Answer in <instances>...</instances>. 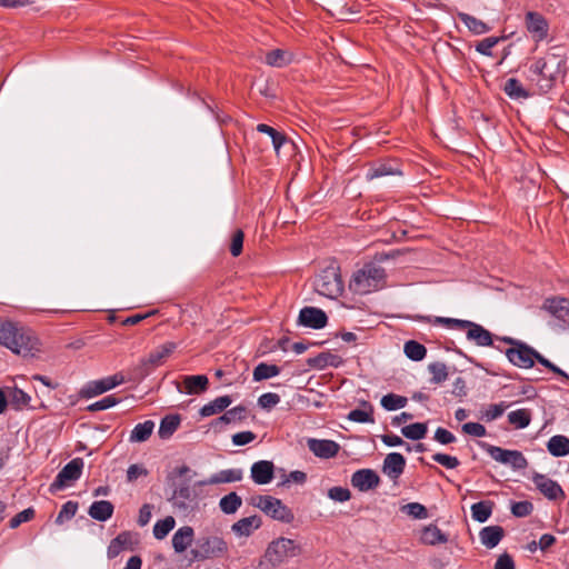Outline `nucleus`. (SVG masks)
<instances>
[{
    "mask_svg": "<svg viewBox=\"0 0 569 569\" xmlns=\"http://www.w3.org/2000/svg\"><path fill=\"white\" fill-rule=\"evenodd\" d=\"M507 465L511 466L515 470H522L527 468L528 461L521 451L510 450Z\"/></svg>",
    "mask_w": 569,
    "mask_h": 569,
    "instance_id": "obj_59",
    "label": "nucleus"
},
{
    "mask_svg": "<svg viewBox=\"0 0 569 569\" xmlns=\"http://www.w3.org/2000/svg\"><path fill=\"white\" fill-rule=\"evenodd\" d=\"M328 323L327 313L317 307H303L298 316V325L311 329H322Z\"/></svg>",
    "mask_w": 569,
    "mask_h": 569,
    "instance_id": "obj_13",
    "label": "nucleus"
},
{
    "mask_svg": "<svg viewBox=\"0 0 569 569\" xmlns=\"http://www.w3.org/2000/svg\"><path fill=\"white\" fill-rule=\"evenodd\" d=\"M343 360L339 355L330 351L320 352L313 358H309L307 363L315 369L322 370L327 367L338 368L342 365Z\"/></svg>",
    "mask_w": 569,
    "mask_h": 569,
    "instance_id": "obj_24",
    "label": "nucleus"
},
{
    "mask_svg": "<svg viewBox=\"0 0 569 569\" xmlns=\"http://www.w3.org/2000/svg\"><path fill=\"white\" fill-rule=\"evenodd\" d=\"M0 345L22 357H34L40 351V341L34 332L12 321L0 323Z\"/></svg>",
    "mask_w": 569,
    "mask_h": 569,
    "instance_id": "obj_2",
    "label": "nucleus"
},
{
    "mask_svg": "<svg viewBox=\"0 0 569 569\" xmlns=\"http://www.w3.org/2000/svg\"><path fill=\"white\" fill-rule=\"evenodd\" d=\"M568 70V60L560 47L549 49L543 57L537 58L528 68V79L537 84L542 93L549 92L558 82H562Z\"/></svg>",
    "mask_w": 569,
    "mask_h": 569,
    "instance_id": "obj_1",
    "label": "nucleus"
},
{
    "mask_svg": "<svg viewBox=\"0 0 569 569\" xmlns=\"http://www.w3.org/2000/svg\"><path fill=\"white\" fill-rule=\"evenodd\" d=\"M263 512L274 520L283 523H291L295 519L292 510L286 506L280 499L271 497L269 509H264Z\"/></svg>",
    "mask_w": 569,
    "mask_h": 569,
    "instance_id": "obj_21",
    "label": "nucleus"
},
{
    "mask_svg": "<svg viewBox=\"0 0 569 569\" xmlns=\"http://www.w3.org/2000/svg\"><path fill=\"white\" fill-rule=\"evenodd\" d=\"M79 508V503L77 501L69 500L62 505L60 512L56 518L57 525H62L66 520L72 519Z\"/></svg>",
    "mask_w": 569,
    "mask_h": 569,
    "instance_id": "obj_52",
    "label": "nucleus"
},
{
    "mask_svg": "<svg viewBox=\"0 0 569 569\" xmlns=\"http://www.w3.org/2000/svg\"><path fill=\"white\" fill-rule=\"evenodd\" d=\"M480 447L496 461L507 465L509 459V449H503L487 442H479Z\"/></svg>",
    "mask_w": 569,
    "mask_h": 569,
    "instance_id": "obj_51",
    "label": "nucleus"
},
{
    "mask_svg": "<svg viewBox=\"0 0 569 569\" xmlns=\"http://www.w3.org/2000/svg\"><path fill=\"white\" fill-rule=\"evenodd\" d=\"M502 38L499 37H488L482 39L476 44V50L482 56L491 57L492 56V48L498 44V42Z\"/></svg>",
    "mask_w": 569,
    "mask_h": 569,
    "instance_id": "obj_57",
    "label": "nucleus"
},
{
    "mask_svg": "<svg viewBox=\"0 0 569 569\" xmlns=\"http://www.w3.org/2000/svg\"><path fill=\"white\" fill-rule=\"evenodd\" d=\"M328 497L333 501L346 502L350 500L351 492L346 487L336 486L328 490Z\"/></svg>",
    "mask_w": 569,
    "mask_h": 569,
    "instance_id": "obj_60",
    "label": "nucleus"
},
{
    "mask_svg": "<svg viewBox=\"0 0 569 569\" xmlns=\"http://www.w3.org/2000/svg\"><path fill=\"white\" fill-rule=\"evenodd\" d=\"M36 517V510L32 507H29L14 517H12L9 521V527L11 529L18 528L21 523L31 521Z\"/></svg>",
    "mask_w": 569,
    "mask_h": 569,
    "instance_id": "obj_55",
    "label": "nucleus"
},
{
    "mask_svg": "<svg viewBox=\"0 0 569 569\" xmlns=\"http://www.w3.org/2000/svg\"><path fill=\"white\" fill-rule=\"evenodd\" d=\"M428 432V426L426 422H415L402 427L401 433L403 437L410 440H421Z\"/></svg>",
    "mask_w": 569,
    "mask_h": 569,
    "instance_id": "obj_48",
    "label": "nucleus"
},
{
    "mask_svg": "<svg viewBox=\"0 0 569 569\" xmlns=\"http://www.w3.org/2000/svg\"><path fill=\"white\" fill-rule=\"evenodd\" d=\"M181 417L178 413L164 416L159 426L158 435L161 439H169L179 428Z\"/></svg>",
    "mask_w": 569,
    "mask_h": 569,
    "instance_id": "obj_35",
    "label": "nucleus"
},
{
    "mask_svg": "<svg viewBox=\"0 0 569 569\" xmlns=\"http://www.w3.org/2000/svg\"><path fill=\"white\" fill-rule=\"evenodd\" d=\"M541 309L562 322H569V298L560 296L546 298Z\"/></svg>",
    "mask_w": 569,
    "mask_h": 569,
    "instance_id": "obj_15",
    "label": "nucleus"
},
{
    "mask_svg": "<svg viewBox=\"0 0 569 569\" xmlns=\"http://www.w3.org/2000/svg\"><path fill=\"white\" fill-rule=\"evenodd\" d=\"M120 402V398H118L116 395H109L104 398L89 405L87 407L88 411L96 412V411H102L107 410Z\"/></svg>",
    "mask_w": 569,
    "mask_h": 569,
    "instance_id": "obj_53",
    "label": "nucleus"
},
{
    "mask_svg": "<svg viewBox=\"0 0 569 569\" xmlns=\"http://www.w3.org/2000/svg\"><path fill=\"white\" fill-rule=\"evenodd\" d=\"M433 461L437 463H440L441 466L446 467L447 469H455L460 465V461L457 457L449 456L446 453H435L432 456Z\"/></svg>",
    "mask_w": 569,
    "mask_h": 569,
    "instance_id": "obj_62",
    "label": "nucleus"
},
{
    "mask_svg": "<svg viewBox=\"0 0 569 569\" xmlns=\"http://www.w3.org/2000/svg\"><path fill=\"white\" fill-rule=\"evenodd\" d=\"M308 448L316 457L329 459L338 455L340 446L329 439H309Z\"/></svg>",
    "mask_w": 569,
    "mask_h": 569,
    "instance_id": "obj_17",
    "label": "nucleus"
},
{
    "mask_svg": "<svg viewBox=\"0 0 569 569\" xmlns=\"http://www.w3.org/2000/svg\"><path fill=\"white\" fill-rule=\"evenodd\" d=\"M380 483V477L372 469H359L351 476V485L361 492L377 488Z\"/></svg>",
    "mask_w": 569,
    "mask_h": 569,
    "instance_id": "obj_16",
    "label": "nucleus"
},
{
    "mask_svg": "<svg viewBox=\"0 0 569 569\" xmlns=\"http://www.w3.org/2000/svg\"><path fill=\"white\" fill-rule=\"evenodd\" d=\"M242 499L241 497L232 491L228 495L223 496L219 501V507L221 511L226 515H232L237 512V510L241 507Z\"/></svg>",
    "mask_w": 569,
    "mask_h": 569,
    "instance_id": "obj_43",
    "label": "nucleus"
},
{
    "mask_svg": "<svg viewBox=\"0 0 569 569\" xmlns=\"http://www.w3.org/2000/svg\"><path fill=\"white\" fill-rule=\"evenodd\" d=\"M533 511L532 502L528 500L515 501L511 505V513L517 518H523L531 515Z\"/></svg>",
    "mask_w": 569,
    "mask_h": 569,
    "instance_id": "obj_56",
    "label": "nucleus"
},
{
    "mask_svg": "<svg viewBox=\"0 0 569 569\" xmlns=\"http://www.w3.org/2000/svg\"><path fill=\"white\" fill-rule=\"evenodd\" d=\"M248 417V409L247 407L239 405L236 406L229 410H227L222 416L218 417L213 422L212 426H217L219 423H233V422H241L246 420Z\"/></svg>",
    "mask_w": 569,
    "mask_h": 569,
    "instance_id": "obj_32",
    "label": "nucleus"
},
{
    "mask_svg": "<svg viewBox=\"0 0 569 569\" xmlns=\"http://www.w3.org/2000/svg\"><path fill=\"white\" fill-rule=\"evenodd\" d=\"M154 369L147 363L144 358L140 360V363L133 368L132 370V378L134 380H143L146 377H148Z\"/></svg>",
    "mask_w": 569,
    "mask_h": 569,
    "instance_id": "obj_64",
    "label": "nucleus"
},
{
    "mask_svg": "<svg viewBox=\"0 0 569 569\" xmlns=\"http://www.w3.org/2000/svg\"><path fill=\"white\" fill-rule=\"evenodd\" d=\"M401 174V171L392 164L391 161H381L373 163L367 171V180H373L386 176Z\"/></svg>",
    "mask_w": 569,
    "mask_h": 569,
    "instance_id": "obj_29",
    "label": "nucleus"
},
{
    "mask_svg": "<svg viewBox=\"0 0 569 569\" xmlns=\"http://www.w3.org/2000/svg\"><path fill=\"white\" fill-rule=\"evenodd\" d=\"M123 382V376L120 373H116L113 376H109L100 380L88 382L87 386L81 390V395L84 398H92L101 393H104Z\"/></svg>",
    "mask_w": 569,
    "mask_h": 569,
    "instance_id": "obj_12",
    "label": "nucleus"
},
{
    "mask_svg": "<svg viewBox=\"0 0 569 569\" xmlns=\"http://www.w3.org/2000/svg\"><path fill=\"white\" fill-rule=\"evenodd\" d=\"M386 278L385 268L375 262H368L353 273L349 287L358 295H366L383 288Z\"/></svg>",
    "mask_w": 569,
    "mask_h": 569,
    "instance_id": "obj_4",
    "label": "nucleus"
},
{
    "mask_svg": "<svg viewBox=\"0 0 569 569\" xmlns=\"http://www.w3.org/2000/svg\"><path fill=\"white\" fill-rule=\"evenodd\" d=\"M177 349V343L172 341H168L154 350H152L144 360L149 363L153 369L161 366L164 360Z\"/></svg>",
    "mask_w": 569,
    "mask_h": 569,
    "instance_id": "obj_23",
    "label": "nucleus"
},
{
    "mask_svg": "<svg viewBox=\"0 0 569 569\" xmlns=\"http://www.w3.org/2000/svg\"><path fill=\"white\" fill-rule=\"evenodd\" d=\"M428 370L431 373V378L429 381H430V383H433V385H440V383L445 382L449 377L448 368L445 362H440V361L431 362L428 366Z\"/></svg>",
    "mask_w": 569,
    "mask_h": 569,
    "instance_id": "obj_47",
    "label": "nucleus"
},
{
    "mask_svg": "<svg viewBox=\"0 0 569 569\" xmlns=\"http://www.w3.org/2000/svg\"><path fill=\"white\" fill-rule=\"evenodd\" d=\"M114 506L108 500L93 501L89 507V516L98 521L104 522L113 515Z\"/></svg>",
    "mask_w": 569,
    "mask_h": 569,
    "instance_id": "obj_26",
    "label": "nucleus"
},
{
    "mask_svg": "<svg viewBox=\"0 0 569 569\" xmlns=\"http://www.w3.org/2000/svg\"><path fill=\"white\" fill-rule=\"evenodd\" d=\"M406 458L399 452H390L386 456L382 472L392 480H397L405 471Z\"/></svg>",
    "mask_w": 569,
    "mask_h": 569,
    "instance_id": "obj_19",
    "label": "nucleus"
},
{
    "mask_svg": "<svg viewBox=\"0 0 569 569\" xmlns=\"http://www.w3.org/2000/svg\"><path fill=\"white\" fill-rule=\"evenodd\" d=\"M363 406L368 407V410L362 409H353L351 410L347 418L350 421L358 422V423H373V407L370 402L363 401Z\"/></svg>",
    "mask_w": 569,
    "mask_h": 569,
    "instance_id": "obj_45",
    "label": "nucleus"
},
{
    "mask_svg": "<svg viewBox=\"0 0 569 569\" xmlns=\"http://www.w3.org/2000/svg\"><path fill=\"white\" fill-rule=\"evenodd\" d=\"M232 403V398L230 396H221L204 405L199 413L201 417H210L217 413L222 412Z\"/></svg>",
    "mask_w": 569,
    "mask_h": 569,
    "instance_id": "obj_34",
    "label": "nucleus"
},
{
    "mask_svg": "<svg viewBox=\"0 0 569 569\" xmlns=\"http://www.w3.org/2000/svg\"><path fill=\"white\" fill-rule=\"evenodd\" d=\"M503 536L505 529L498 525L485 527L479 532L481 543L488 549L497 547Z\"/></svg>",
    "mask_w": 569,
    "mask_h": 569,
    "instance_id": "obj_25",
    "label": "nucleus"
},
{
    "mask_svg": "<svg viewBox=\"0 0 569 569\" xmlns=\"http://www.w3.org/2000/svg\"><path fill=\"white\" fill-rule=\"evenodd\" d=\"M503 92L513 100H522L530 97L528 90L525 89L522 83L516 78H509L503 86Z\"/></svg>",
    "mask_w": 569,
    "mask_h": 569,
    "instance_id": "obj_37",
    "label": "nucleus"
},
{
    "mask_svg": "<svg viewBox=\"0 0 569 569\" xmlns=\"http://www.w3.org/2000/svg\"><path fill=\"white\" fill-rule=\"evenodd\" d=\"M495 502L491 500H482L471 506V516L473 520L483 523L492 515Z\"/></svg>",
    "mask_w": 569,
    "mask_h": 569,
    "instance_id": "obj_38",
    "label": "nucleus"
},
{
    "mask_svg": "<svg viewBox=\"0 0 569 569\" xmlns=\"http://www.w3.org/2000/svg\"><path fill=\"white\" fill-rule=\"evenodd\" d=\"M497 340L511 346L505 350V355L510 363L525 369L533 367L535 348L511 337H497Z\"/></svg>",
    "mask_w": 569,
    "mask_h": 569,
    "instance_id": "obj_7",
    "label": "nucleus"
},
{
    "mask_svg": "<svg viewBox=\"0 0 569 569\" xmlns=\"http://www.w3.org/2000/svg\"><path fill=\"white\" fill-rule=\"evenodd\" d=\"M467 330L466 337L468 340L473 341L479 347L493 346V339L496 338L489 330L479 323L470 320H465L461 330Z\"/></svg>",
    "mask_w": 569,
    "mask_h": 569,
    "instance_id": "obj_14",
    "label": "nucleus"
},
{
    "mask_svg": "<svg viewBox=\"0 0 569 569\" xmlns=\"http://www.w3.org/2000/svg\"><path fill=\"white\" fill-rule=\"evenodd\" d=\"M280 402V396L274 392H266L258 398V405L262 409L270 410Z\"/></svg>",
    "mask_w": 569,
    "mask_h": 569,
    "instance_id": "obj_63",
    "label": "nucleus"
},
{
    "mask_svg": "<svg viewBox=\"0 0 569 569\" xmlns=\"http://www.w3.org/2000/svg\"><path fill=\"white\" fill-rule=\"evenodd\" d=\"M264 62L270 67L283 68L291 62V57L282 49H274L266 53Z\"/></svg>",
    "mask_w": 569,
    "mask_h": 569,
    "instance_id": "obj_40",
    "label": "nucleus"
},
{
    "mask_svg": "<svg viewBox=\"0 0 569 569\" xmlns=\"http://www.w3.org/2000/svg\"><path fill=\"white\" fill-rule=\"evenodd\" d=\"M194 530L190 526L179 528L172 536L171 542L174 552L182 553L194 545Z\"/></svg>",
    "mask_w": 569,
    "mask_h": 569,
    "instance_id": "obj_20",
    "label": "nucleus"
},
{
    "mask_svg": "<svg viewBox=\"0 0 569 569\" xmlns=\"http://www.w3.org/2000/svg\"><path fill=\"white\" fill-rule=\"evenodd\" d=\"M525 26L536 42H540L548 37L549 23L540 12L528 11L525 16Z\"/></svg>",
    "mask_w": 569,
    "mask_h": 569,
    "instance_id": "obj_11",
    "label": "nucleus"
},
{
    "mask_svg": "<svg viewBox=\"0 0 569 569\" xmlns=\"http://www.w3.org/2000/svg\"><path fill=\"white\" fill-rule=\"evenodd\" d=\"M547 450L557 458L569 455V438L563 435L552 436L547 442Z\"/></svg>",
    "mask_w": 569,
    "mask_h": 569,
    "instance_id": "obj_33",
    "label": "nucleus"
},
{
    "mask_svg": "<svg viewBox=\"0 0 569 569\" xmlns=\"http://www.w3.org/2000/svg\"><path fill=\"white\" fill-rule=\"evenodd\" d=\"M509 407V405H506L503 401L500 403L490 405L488 409L483 413V419L486 421H492L498 419L505 410Z\"/></svg>",
    "mask_w": 569,
    "mask_h": 569,
    "instance_id": "obj_61",
    "label": "nucleus"
},
{
    "mask_svg": "<svg viewBox=\"0 0 569 569\" xmlns=\"http://www.w3.org/2000/svg\"><path fill=\"white\" fill-rule=\"evenodd\" d=\"M244 233L241 229H237L231 236L230 253L232 257H238L242 253Z\"/></svg>",
    "mask_w": 569,
    "mask_h": 569,
    "instance_id": "obj_58",
    "label": "nucleus"
},
{
    "mask_svg": "<svg viewBox=\"0 0 569 569\" xmlns=\"http://www.w3.org/2000/svg\"><path fill=\"white\" fill-rule=\"evenodd\" d=\"M300 553L301 548L295 540L280 537L268 545L263 558L271 568H276L287 559L297 557Z\"/></svg>",
    "mask_w": 569,
    "mask_h": 569,
    "instance_id": "obj_6",
    "label": "nucleus"
},
{
    "mask_svg": "<svg viewBox=\"0 0 569 569\" xmlns=\"http://www.w3.org/2000/svg\"><path fill=\"white\" fill-rule=\"evenodd\" d=\"M457 17L472 34L480 36L491 30V28L486 22L469 13L458 12Z\"/></svg>",
    "mask_w": 569,
    "mask_h": 569,
    "instance_id": "obj_31",
    "label": "nucleus"
},
{
    "mask_svg": "<svg viewBox=\"0 0 569 569\" xmlns=\"http://www.w3.org/2000/svg\"><path fill=\"white\" fill-rule=\"evenodd\" d=\"M262 525L259 516L244 517L234 522L231 527L232 531L240 537H248L254 529L260 528Z\"/></svg>",
    "mask_w": 569,
    "mask_h": 569,
    "instance_id": "obj_27",
    "label": "nucleus"
},
{
    "mask_svg": "<svg viewBox=\"0 0 569 569\" xmlns=\"http://www.w3.org/2000/svg\"><path fill=\"white\" fill-rule=\"evenodd\" d=\"M228 542L221 536L202 533L194 540V545L190 550L188 566L194 562L222 558L228 553Z\"/></svg>",
    "mask_w": 569,
    "mask_h": 569,
    "instance_id": "obj_3",
    "label": "nucleus"
},
{
    "mask_svg": "<svg viewBox=\"0 0 569 569\" xmlns=\"http://www.w3.org/2000/svg\"><path fill=\"white\" fill-rule=\"evenodd\" d=\"M403 352L410 360L421 361L427 355V348L416 340H408L403 346Z\"/></svg>",
    "mask_w": 569,
    "mask_h": 569,
    "instance_id": "obj_46",
    "label": "nucleus"
},
{
    "mask_svg": "<svg viewBox=\"0 0 569 569\" xmlns=\"http://www.w3.org/2000/svg\"><path fill=\"white\" fill-rule=\"evenodd\" d=\"M402 511H405L408 516L413 519H426L428 517L427 508L419 502H410L402 507Z\"/></svg>",
    "mask_w": 569,
    "mask_h": 569,
    "instance_id": "obj_54",
    "label": "nucleus"
},
{
    "mask_svg": "<svg viewBox=\"0 0 569 569\" xmlns=\"http://www.w3.org/2000/svg\"><path fill=\"white\" fill-rule=\"evenodd\" d=\"M281 369L277 365H269L260 362L252 372L253 381H262L276 377L280 373Z\"/></svg>",
    "mask_w": 569,
    "mask_h": 569,
    "instance_id": "obj_42",
    "label": "nucleus"
},
{
    "mask_svg": "<svg viewBox=\"0 0 569 569\" xmlns=\"http://www.w3.org/2000/svg\"><path fill=\"white\" fill-rule=\"evenodd\" d=\"M407 402H408L407 397L396 395V393L385 395L380 400L381 407L388 411L402 409L407 406Z\"/></svg>",
    "mask_w": 569,
    "mask_h": 569,
    "instance_id": "obj_49",
    "label": "nucleus"
},
{
    "mask_svg": "<svg viewBox=\"0 0 569 569\" xmlns=\"http://www.w3.org/2000/svg\"><path fill=\"white\" fill-rule=\"evenodd\" d=\"M250 477L257 485H267L274 477V465L269 460H259L251 466Z\"/></svg>",
    "mask_w": 569,
    "mask_h": 569,
    "instance_id": "obj_18",
    "label": "nucleus"
},
{
    "mask_svg": "<svg viewBox=\"0 0 569 569\" xmlns=\"http://www.w3.org/2000/svg\"><path fill=\"white\" fill-rule=\"evenodd\" d=\"M315 289L319 295L329 299L340 297L345 286L339 266L331 263L322 269L315 279Z\"/></svg>",
    "mask_w": 569,
    "mask_h": 569,
    "instance_id": "obj_5",
    "label": "nucleus"
},
{
    "mask_svg": "<svg viewBox=\"0 0 569 569\" xmlns=\"http://www.w3.org/2000/svg\"><path fill=\"white\" fill-rule=\"evenodd\" d=\"M242 469H226L213 473L208 480L198 481L197 486L236 482L242 480Z\"/></svg>",
    "mask_w": 569,
    "mask_h": 569,
    "instance_id": "obj_22",
    "label": "nucleus"
},
{
    "mask_svg": "<svg viewBox=\"0 0 569 569\" xmlns=\"http://www.w3.org/2000/svg\"><path fill=\"white\" fill-rule=\"evenodd\" d=\"M420 540L422 543L428 546H436L439 543H446L448 541V536L443 533L437 525L430 523L423 527L420 536Z\"/></svg>",
    "mask_w": 569,
    "mask_h": 569,
    "instance_id": "obj_30",
    "label": "nucleus"
},
{
    "mask_svg": "<svg viewBox=\"0 0 569 569\" xmlns=\"http://www.w3.org/2000/svg\"><path fill=\"white\" fill-rule=\"evenodd\" d=\"M9 403L16 410H22L29 407L31 401L30 396L18 387L9 389Z\"/></svg>",
    "mask_w": 569,
    "mask_h": 569,
    "instance_id": "obj_44",
    "label": "nucleus"
},
{
    "mask_svg": "<svg viewBox=\"0 0 569 569\" xmlns=\"http://www.w3.org/2000/svg\"><path fill=\"white\" fill-rule=\"evenodd\" d=\"M531 480L535 483L537 490L548 500L562 501L566 499V493L562 487L556 480H552L548 476L539 472H533Z\"/></svg>",
    "mask_w": 569,
    "mask_h": 569,
    "instance_id": "obj_9",
    "label": "nucleus"
},
{
    "mask_svg": "<svg viewBox=\"0 0 569 569\" xmlns=\"http://www.w3.org/2000/svg\"><path fill=\"white\" fill-rule=\"evenodd\" d=\"M139 543L138 535L132 531H122L116 538H113L107 549V556L109 559L117 558L122 551L136 550Z\"/></svg>",
    "mask_w": 569,
    "mask_h": 569,
    "instance_id": "obj_10",
    "label": "nucleus"
},
{
    "mask_svg": "<svg viewBox=\"0 0 569 569\" xmlns=\"http://www.w3.org/2000/svg\"><path fill=\"white\" fill-rule=\"evenodd\" d=\"M84 462L82 458H74L70 460L56 476L54 480L49 487L50 492L54 493L64 489L71 482L78 480L82 475Z\"/></svg>",
    "mask_w": 569,
    "mask_h": 569,
    "instance_id": "obj_8",
    "label": "nucleus"
},
{
    "mask_svg": "<svg viewBox=\"0 0 569 569\" xmlns=\"http://www.w3.org/2000/svg\"><path fill=\"white\" fill-rule=\"evenodd\" d=\"M176 520L172 516L158 520L153 526V536L156 539L161 540L174 528Z\"/></svg>",
    "mask_w": 569,
    "mask_h": 569,
    "instance_id": "obj_50",
    "label": "nucleus"
},
{
    "mask_svg": "<svg viewBox=\"0 0 569 569\" xmlns=\"http://www.w3.org/2000/svg\"><path fill=\"white\" fill-rule=\"evenodd\" d=\"M508 421L516 429H525L531 422V411L529 409H517L508 413Z\"/></svg>",
    "mask_w": 569,
    "mask_h": 569,
    "instance_id": "obj_41",
    "label": "nucleus"
},
{
    "mask_svg": "<svg viewBox=\"0 0 569 569\" xmlns=\"http://www.w3.org/2000/svg\"><path fill=\"white\" fill-rule=\"evenodd\" d=\"M186 393L200 395L208 389L209 379L206 375H192L183 378Z\"/></svg>",
    "mask_w": 569,
    "mask_h": 569,
    "instance_id": "obj_28",
    "label": "nucleus"
},
{
    "mask_svg": "<svg viewBox=\"0 0 569 569\" xmlns=\"http://www.w3.org/2000/svg\"><path fill=\"white\" fill-rule=\"evenodd\" d=\"M257 131L260 133H266L268 137L271 138L272 146L274 148V151L279 153L280 148L289 141L288 137L283 133L278 131L277 129L266 124V123H259L257 126Z\"/></svg>",
    "mask_w": 569,
    "mask_h": 569,
    "instance_id": "obj_39",
    "label": "nucleus"
},
{
    "mask_svg": "<svg viewBox=\"0 0 569 569\" xmlns=\"http://www.w3.org/2000/svg\"><path fill=\"white\" fill-rule=\"evenodd\" d=\"M154 429V422L152 420H146L134 426L129 436L130 442H144L147 441Z\"/></svg>",
    "mask_w": 569,
    "mask_h": 569,
    "instance_id": "obj_36",
    "label": "nucleus"
}]
</instances>
